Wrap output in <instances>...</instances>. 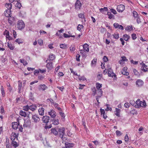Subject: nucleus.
I'll use <instances>...</instances> for the list:
<instances>
[{"instance_id": "22", "label": "nucleus", "mask_w": 148, "mask_h": 148, "mask_svg": "<svg viewBox=\"0 0 148 148\" xmlns=\"http://www.w3.org/2000/svg\"><path fill=\"white\" fill-rule=\"evenodd\" d=\"M37 108V106L35 105L32 104L29 106V109L32 111H35Z\"/></svg>"}, {"instance_id": "55", "label": "nucleus", "mask_w": 148, "mask_h": 148, "mask_svg": "<svg viewBox=\"0 0 148 148\" xmlns=\"http://www.w3.org/2000/svg\"><path fill=\"white\" fill-rule=\"evenodd\" d=\"M39 70H35L34 71V74L35 75H37L39 73Z\"/></svg>"}, {"instance_id": "36", "label": "nucleus", "mask_w": 148, "mask_h": 148, "mask_svg": "<svg viewBox=\"0 0 148 148\" xmlns=\"http://www.w3.org/2000/svg\"><path fill=\"white\" fill-rule=\"evenodd\" d=\"M108 10L107 7H104L103 8H101L99 9L100 12L103 13L104 11H107Z\"/></svg>"}, {"instance_id": "5", "label": "nucleus", "mask_w": 148, "mask_h": 148, "mask_svg": "<svg viewBox=\"0 0 148 148\" xmlns=\"http://www.w3.org/2000/svg\"><path fill=\"white\" fill-rule=\"evenodd\" d=\"M125 9V6L123 5H118L117 10L119 12H122Z\"/></svg>"}, {"instance_id": "41", "label": "nucleus", "mask_w": 148, "mask_h": 148, "mask_svg": "<svg viewBox=\"0 0 148 148\" xmlns=\"http://www.w3.org/2000/svg\"><path fill=\"white\" fill-rule=\"evenodd\" d=\"M4 35H6V39H7V38L8 37V36H10L9 32L6 30L4 32Z\"/></svg>"}, {"instance_id": "4", "label": "nucleus", "mask_w": 148, "mask_h": 148, "mask_svg": "<svg viewBox=\"0 0 148 148\" xmlns=\"http://www.w3.org/2000/svg\"><path fill=\"white\" fill-rule=\"evenodd\" d=\"M101 87L102 84H101L99 83L96 84V88L98 90V93L100 95V96H99V97H101L102 93V91L101 89Z\"/></svg>"}, {"instance_id": "29", "label": "nucleus", "mask_w": 148, "mask_h": 148, "mask_svg": "<svg viewBox=\"0 0 148 148\" xmlns=\"http://www.w3.org/2000/svg\"><path fill=\"white\" fill-rule=\"evenodd\" d=\"M20 62L23 63L24 66H26L28 64L26 60H25L24 59H21L20 60Z\"/></svg>"}, {"instance_id": "57", "label": "nucleus", "mask_w": 148, "mask_h": 148, "mask_svg": "<svg viewBox=\"0 0 148 148\" xmlns=\"http://www.w3.org/2000/svg\"><path fill=\"white\" fill-rule=\"evenodd\" d=\"M36 106H38V107H40V106L43 107L44 108H45L47 107V105H46L45 104L44 105V104H38Z\"/></svg>"}, {"instance_id": "17", "label": "nucleus", "mask_w": 148, "mask_h": 148, "mask_svg": "<svg viewBox=\"0 0 148 148\" xmlns=\"http://www.w3.org/2000/svg\"><path fill=\"white\" fill-rule=\"evenodd\" d=\"M46 67L49 70L52 69L53 68V63L52 62L48 63L46 65Z\"/></svg>"}, {"instance_id": "62", "label": "nucleus", "mask_w": 148, "mask_h": 148, "mask_svg": "<svg viewBox=\"0 0 148 148\" xmlns=\"http://www.w3.org/2000/svg\"><path fill=\"white\" fill-rule=\"evenodd\" d=\"M102 76V74H99L97 75V77L98 80H99L101 79Z\"/></svg>"}, {"instance_id": "48", "label": "nucleus", "mask_w": 148, "mask_h": 148, "mask_svg": "<svg viewBox=\"0 0 148 148\" xmlns=\"http://www.w3.org/2000/svg\"><path fill=\"white\" fill-rule=\"evenodd\" d=\"M79 77L78 78V79L79 80L84 81L86 80V78L84 76H82V77H80L79 76Z\"/></svg>"}, {"instance_id": "13", "label": "nucleus", "mask_w": 148, "mask_h": 148, "mask_svg": "<svg viewBox=\"0 0 148 148\" xmlns=\"http://www.w3.org/2000/svg\"><path fill=\"white\" fill-rule=\"evenodd\" d=\"M108 75L109 77H112L114 76L115 74L114 73L112 69L110 68H108Z\"/></svg>"}, {"instance_id": "54", "label": "nucleus", "mask_w": 148, "mask_h": 148, "mask_svg": "<svg viewBox=\"0 0 148 148\" xmlns=\"http://www.w3.org/2000/svg\"><path fill=\"white\" fill-rule=\"evenodd\" d=\"M129 140L128 135L127 134H126L125 137V142H128Z\"/></svg>"}, {"instance_id": "32", "label": "nucleus", "mask_w": 148, "mask_h": 148, "mask_svg": "<svg viewBox=\"0 0 148 148\" xmlns=\"http://www.w3.org/2000/svg\"><path fill=\"white\" fill-rule=\"evenodd\" d=\"M114 38L117 39L119 38V34L117 33H115L112 35Z\"/></svg>"}, {"instance_id": "38", "label": "nucleus", "mask_w": 148, "mask_h": 148, "mask_svg": "<svg viewBox=\"0 0 148 148\" xmlns=\"http://www.w3.org/2000/svg\"><path fill=\"white\" fill-rule=\"evenodd\" d=\"M15 42H17L18 44L22 43L23 42V40L21 38L16 39Z\"/></svg>"}, {"instance_id": "49", "label": "nucleus", "mask_w": 148, "mask_h": 148, "mask_svg": "<svg viewBox=\"0 0 148 148\" xmlns=\"http://www.w3.org/2000/svg\"><path fill=\"white\" fill-rule=\"evenodd\" d=\"M61 116L62 119H64L65 118V116L64 115V114L60 112H59Z\"/></svg>"}, {"instance_id": "15", "label": "nucleus", "mask_w": 148, "mask_h": 148, "mask_svg": "<svg viewBox=\"0 0 148 148\" xmlns=\"http://www.w3.org/2000/svg\"><path fill=\"white\" fill-rule=\"evenodd\" d=\"M5 7L8 9V10H7L6 11V13L8 12H9L10 10L12 7V5L11 3H6L5 4Z\"/></svg>"}, {"instance_id": "31", "label": "nucleus", "mask_w": 148, "mask_h": 148, "mask_svg": "<svg viewBox=\"0 0 148 148\" xmlns=\"http://www.w3.org/2000/svg\"><path fill=\"white\" fill-rule=\"evenodd\" d=\"M11 145L15 147L18 146V144L14 140L12 141Z\"/></svg>"}, {"instance_id": "27", "label": "nucleus", "mask_w": 148, "mask_h": 148, "mask_svg": "<svg viewBox=\"0 0 148 148\" xmlns=\"http://www.w3.org/2000/svg\"><path fill=\"white\" fill-rule=\"evenodd\" d=\"M125 30L129 32L133 30L132 26H128L125 28Z\"/></svg>"}, {"instance_id": "64", "label": "nucleus", "mask_w": 148, "mask_h": 148, "mask_svg": "<svg viewBox=\"0 0 148 148\" xmlns=\"http://www.w3.org/2000/svg\"><path fill=\"white\" fill-rule=\"evenodd\" d=\"M110 11L114 14H116V12L115 10H114V9H110Z\"/></svg>"}, {"instance_id": "42", "label": "nucleus", "mask_w": 148, "mask_h": 148, "mask_svg": "<svg viewBox=\"0 0 148 148\" xmlns=\"http://www.w3.org/2000/svg\"><path fill=\"white\" fill-rule=\"evenodd\" d=\"M130 103L131 104V105L133 106H135L136 108V102L133 100H131L130 101Z\"/></svg>"}, {"instance_id": "35", "label": "nucleus", "mask_w": 148, "mask_h": 148, "mask_svg": "<svg viewBox=\"0 0 148 148\" xmlns=\"http://www.w3.org/2000/svg\"><path fill=\"white\" fill-rule=\"evenodd\" d=\"M7 45L8 47L11 50H13L14 48V47L13 45L10 44L8 42V43Z\"/></svg>"}, {"instance_id": "58", "label": "nucleus", "mask_w": 148, "mask_h": 148, "mask_svg": "<svg viewBox=\"0 0 148 148\" xmlns=\"http://www.w3.org/2000/svg\"><path fill=\"white\" fill-rule=\"evenodd\" d=\"M133 71L135 75H139L138 72L137 71L136 69H133Z\"/></svg>"}, {"instance_id": "6", "label": "nucleus", "mask_w": 148, "mask_h": 148, "mask_svg": "<svg viewBox=\"0 0 148 148\" xmlns=\"http://www.w3.org/2000/svg\"><path fill=\"white\" fill-rule=\"evenodd\" d=\"M5 15L6 17H8L9 16H10V17L8 18V22L9 23L10 25H12V23H13L14 21V18L12 17H11V16H10V14H8V15H7V14H6V13H5Z\"/></svg>"}, {"instance_id": "18", "label": "nucleus", "mask_w": 148, "mask_h": 148, "mask_svg": "<svg viewBox=\"0 0 148 148\" xmlns=\"http://www.w3.org/2000/svg\"><path fill=\"white\" fill-rule=\"evenodd\" d=\"M45 110V109L44 108L41 107L38 110L39 114L41 116L43 115L44 114V111Z\"/></svg>"}, {"instance_id": "43", "label": "nucleus", "mask_w": 148, "mask_h": 148, "mask_svg": "<svg viewBox=\"0 0 148 148\" xmlns=\"http://www.w3.org/2000/svg\"><path fill=\"white\" fill-rule=\"evenodd\" d=\"M75 47L74 45H72L70 47V50L71 52L74 51L75 50Z\"/></svg>"}, {"instance_id": "16", "label": "nucleus", "mask_w": 148, "mask_h": 148, "mask_svg": "<svg viewBox=\"0 0 148 148\" xmlns=\"http://www.w3.org/2000/svg\"><path fill=\"white\" fill-rule=\"evenodd\" d=\"M127 67H124L122 71V73L124 75L128 76L129 75V73L128 72H127Z\"/></svg>"}, {"instance_id": "11", "label": "nucleus", "mask_w": 148, "mask_h": 148, "mask_svg": "<svg viewBox=\"0 0 148 148\" xmlns=\"http://www.w3.org/2000/svg\"><path fill=\"white\" fill-rule=\"evenodd\" d=\"M32 119L33 120L34 122L37 123L39 121L40 119L37 115H33L32 116Z\"/></svg>"}, {"instance_id": "51", "label": "nucleus", "mask_w": 148, "mask_h": 148, "mask_svg": "<svg viewBox=\"0 0 148 148\" xmlns=\"http://www.w3.org/2000/svg\"><path fill=\"white\" fill-rule=\"evenodd\" d=\"M83 27V25H79L77 27V29L78 30L80 31L81 29Z\"/></svg>"}, {"instance_id": "21", "label": "nucleus", "mask_w": 148, "mask_h": 148, "mask_svg": "<svg viewBox=\"0 0 148 148\" xmlns=\"http://www.w3.org/2000/svg\"><path fill=\"white\" fill-rule=\"evenodd\" d=\"M47 88V87L45 85L40 84L39 86V89L40 90H44Z\"/></svg>"}, {"instance_id": "46", "label": "nucleus", "mask_w": 148, "mask_h": 148, "mask_svg": "<svg viewBox=\"0 0 148 148\" xmlns=\"http://www.w3.org/2000/svg\"><path fill=\"white\" fill-rule=\"evenodd\" d=\"M60 47L62 49H65V48L66 47L67 45L66 44H61L60 45Z\"/></svg>"}, {"instance_id": "45", "label": "nucleus", "mask_w": 148, "mask_h": 148, "mask_svg": "<svg viewBox=\"0 0 148 148\" xmlns=\"http://www.w3.org/2000/svg\"><path fill=\"white\" fill-rule=\"evenodd\" d=\"M23 110L25 111H27L29 109V106L27 105L24 106L23 107Z\"/></svg>"}, {"instance_id": "23", "label": "nucleus", "mask_w": 148, "mask_h": 148, "mask_svg": "<svg viewBox=\"0 0 148 148\" xmlns=\"http://www.w3.org/2000/svg\"><path fill=\"white\" fill-rule=\"evenodd\" d=\"M19 114L21 116L24 117H25L27 116L26 112L24 111H23L22 110H21L20 111Z\"/></svg>"}, {"instance_id": "30", "label": "nucleus", "mask_w": 148, "mask_h": 148, "mask_svg": "<svg viewBox=\"0 0 148 148\" xmlns=\"http://www.w3.org/2000/svg\"><path fill=\"white\" fill-rule=\"evenodd\" d=\"M107 14L108 16V18L110 19L114 17V16L112 14L111 12H108Z\"/></svg>"}, {"instance_id": "3", "label": "nucleus", "mask_w": 148, "mask_h": 148, "mask_svg": "<svg viewBox=\"0 0 148 148\" xmlns=\"http://www.w3.org/2000/svg\"><path fill=\"white\" fill-rule=\"evenodd\" d=\"M17 26L18 29L21 30L23 29L25 27V23L23 21L19 20L18 22Z\"/></svg>"}, {"instance_id": "34", "label": "nucleus", "mask_w": 148, "mask_h": 148, "mask_svg": "<svg viewBox=\"0 0 148 148\" xmlns=\"http://www.w3.org/2000/svg\"><path fill=\"white\" fill-rule=\"evenodd\" d=\"M116 113H115L116 115L118 117L120 116V110L117 108H116Z\"/></svg>"}, {"instance_id": "40", "label": "nucleus", "mask_w": 148, "mask_h": 148, "mask_svg": "<svg viewBox=\"0 0 148 148\" xmlns=\"http://www.w3.org/2000/svg\"><path fill=\"white\" fill-rule=\"evenodd\" d=\"M22 82H20L19 81H18V90L19 91H20L21 90V87H22Z\"/></svg>"}, {"instance_id": "7", "label": "nucleus", "mask_w": 148, "mask_h": 148, "mask_svg": "<svg viewBox=\"0 0 148 148\" xmlns=\"http://www.w3.org/2000/svg\"><path fill=\"white\" fill-rule=\"evenodd\" d=\"M12 128L14 130H16L20 126V123L16 122H13L12 123Z\"/></svg>"}, {"instance_id": "2", "label": "nucleus", "mask_w": 148, "mask_h": 148, "mask_svg": "<svg viewBox=\"0 0 148 148\" xmlns=\"http://www.w3.org/2000/svg\"><path fill=\"white\" fill-rule=\"evenodd\" d=\"M136 108H138L140 107H145L147 105L146 102L145 100L143 101H140L139 99H138L136 101Z\"/></svg>"}, {"instance_id": "25", "label": "nucleus", "mask_w": 148, "mask_h": 148, "mask_svg": "<svg viewBox=\"0 0 148 148\" xmlns=\"http://www.w3.org/2000/svg\"><path fill=\"white\" fill-rule=\"evenodd\" d=\"M51 133L53 134L55 136L58 135V131L55 128H52L51 129Z\"/></svg>"}, {"instance_id": "52", "label": "nucleus", "mask_w": 148, "mask_h": 148, "mask_svg": "<svg viewBox=\"0 0 148 148\" xmlns=\"http://www.w3.org/2000/svg\"><path fill=\"white\" fill-rule=\"evenodd\" d=\"M130 62L131 63H132L134 65H137L138 64V62L136 61H134L132 59L131 60Z\"/></svg>"}, {"instance_id": "9", "label": "nucleus", "mask_w": 148, "mask_h": 148, "mask_svg": "<svg viewBox=\"0 0 148 148\" xmlns=\"http://www.w3.org/2000/svg\"><path fill=\"white\" fill-rule=\"evenodd\" d=\"M49 117L48 116H43L42 118V121L44 123H47L49 122Z\"/></svg>"}, {"instance_id": "39", "label": "nucleus", "mask_w": 148, "mask_h": 148, "mask_svg": "<svg viewBox=\"0 0 148 148\" xmlns=\"http://www.w3.org/2000/svg\"><path fill=\"white\" fill-rule=\"evenodd\" d=\"M49 59L51 60H53L55 58L54 55L53 54H51L49 56Z\"/></svg>"}, {"instance_id": "53", "label": "nucleus", "mask_w": 148, "mask_h": 148, "mask_svg": "<svg viewBox=\"0 0 148 148\" xmlns=\"http://www.w3.org/2000/svg\"><path fill=\"white\" fill-rule=\"evenodd\" d=\"M116 133L117 136H120L122 134L121 132L119 130H116Z\"/></svg>"}, {"instance_id": "59", "label": "nucleus", "mask_w": 148, "mask_h": 148, "mask_svg": "<svg viewBox=\"0 0 148 148\" xmlns=\"http://www.w3.org/2000/svg\"><path fill=\"white\" fill-rule=\"evenodd\" d=\"M103 61L105 62H106L108 60V57L105 56L103 57Z\"/></svg>"}, {"instance_id": "37", "label": "nucleus", "mask_w": 148, "mask_h": 148, "mask_svg": "<svg viewBox=\"0 0 148 148\" xmlns=\"http://www.w3.org/2000/svg\"><path fill=\"white\" fill-rule=\"evenodd\" d=\"M18 0H16V1H17V3L15 4V6L18 8L20 9L21 7V4L18 1Z\"/></svg>"}, {"instance_id": "61", "label": "nucleus", "mask_w": 148, "mask_h": 148, "mask_svg": "<svg viewBox=\"0 0 148 148\" xmlns=\"http://www.w3.org/2000/svg\"><path fill=\"white\" fill-rule=\"evenodd\" d=\"M79 89H82L83 88V87L86 86V85L84 84H79Z\"/></svg>"}, {"instance_id": "28", "label": "nucleus", "mask_w": 148, "mask_h": 148, "mask_svg": "<svg viewBox=\"0 0 148 148\" xmlns=\"http://www.w3.org/2000/svg\"><path fill=\"white\" fill-rule=\"evenodd\" d=\"M123 38L125 41H127L130 38V36L127 34H125L123 35Z\"/></svg>"}, {"instance_id": "19", "label": "nucleus", "mask_w": 148, "mask_h": 148, "mask_svg": "<svg viewBox=\"0 0 148 148\" xmlns=\"http://www.w3.org/2000/svg\"><path fill=\"white\" fill-rule=\"evenodd\" d=\"M83 48L84 50L85 51L88 52L89 51V45L87 43H85L83 45Z\"/></svg>"}, {"instance_id": "63", "label": "nucleus", "mask_w": 148, "mask_h": 148, "mask_svg": "<svg viewBox=\"0 0 148 148\" xmlns=\"http://www.w3.org/2000/svg\"><path fill=\"white\" fill-rule=\"evenodd\" d=\"M38 42L39 45H41L43 44V41L41 39L38 40Z\"/></svg>"}, {"instance_id": "50", "label": "nucleus", "mask_w": 148, "mask_h": 148, "mask_svg": "<svg viewBox=\"0 0 148 148\" xmlns=\"http://www.w3.org/2000/svg\"><path fill=\"white\" fill-rule=\"evenodd\" d=\"M106 106H107V108L105 109L106 110L108 111V110H110L111 111L112 110V108L109 107V106H110V105L109 104H106Z\"/></svg>"}, {"instance_id": "33", "label": "nucleus", "mask_w": 148, "mask_h": 148, "mask_svg": "<svg viewBox=\"0 0 148 148\" xmlns=\"http://www.w3.org/2000/svg\"><path fill=\"white\" fill-rule=\"evenodd\" d=\"M53 121V124L55 125H57L59 123V121L58 119H53L52 120Z\"/></svg>"}, {"instance_id": "26", "label": "nucleus", "mask_w": 148, "mask_h": 148, "mask_svg": "<svg viewBox=\"0 0 148 148\" xmlns=\"http://www.w3.org/2000/svg\"><path fill=\"white\" fill-rule=\"evenodd\" d=\"M97 61V59H94L93 60L91 63V66L92 67H95V66Z\"/></svg>"}, {"instance_id": "14", "label": "nucleus", "mask_w": 148, "mask_h": 148, "mask_svg": "<svg viewBox=\"0 0 148 148\" xmlns=\"http://www.w3.org/2000/svg\"><path fill=\"white\" fill-rule=\"evenodd\" d=\"M18 134L12 132L11 136V139L12 141H14L16 138L17 139Z\"/></svg>"}, {"instance_id": "47", "label": "nucleus", "mask_w": 148, "mask_h": 148, "mask_svg": "<svg viewBox=\"0 0 148 148\" xmlns=\"http://www.w3.org/2000/svg\"><path fill=\"white\" fill-rule=\"evenodd\" d=\"M133 16L135 18H138V14L135 11H134L133 12Z\"/></svg>"}, {"instance_id": "60", "label": "nucleus", "mask_w": 148, "mask_h": 148, "mask_svg": "<svg viewBox=\"0 0 148 148\" xmlns=\"http://www.w3.org/2000/svg\"><path fill=\"white\" fill-rule=\"evenodd\" d=\"M132 37L133 40H134L136 38V34H133L132 35Z\"/></svg>"}, {"instance_id": "8", "label": "nucleus", "mask_w": 148, "mask_h": 148, "mask_svg": "<svg viewBox=\"0 0 148 148\" xmlns=\"http://www.w3.org/2000/svg\"><path fill=\"white\" fill-rule=\"evenodd\" d=\"M48 114L52 118H54L56 116V112L53 110H51L48 112Z\"/></svg>"}, {"instance_id": "12", "label": "nucleus", "mask_w": 148, "mask_h": 148, "mask_svg": "<svg viewBox=\"0 0 148 148\" xmlns=\"http://www.w3.org/2000/svg\"><path fill=\"white\" fill-rule=\"evenodd\" d=\"M136 85L138 87L141 86L143 84V82L141 79H138L136 82Z\"/></svg>"}, {"instance_id": "1", "label": "nucleus", "mask_w": 148, "mask_h": 148, "mask_svg": "<svg viewBox=\"0 0 148 148\" xmlns=\"http://www.w3.org/2000/svg\"><path fill=\"white\" fill-rule=\"evenodd\" d=\"M58 135L62 139V141H64L66 139L65 137H63V136L65 134V129L64 127H61L58 129ZM62 143L64 142L62 141Z\"/></svg>"}, {"instance_id": "44", "label": "nucleus", "mask_w": 148, "mask_h": 148, "mask_svg": "<svg viewBox=\"0 0 148 148\" xmlns=\"http://www.w3.org/2000/svg\"><path fill=\"white\" fill-rule=\"evenodd\" d=\"M143 67L142 70L144 72H146L147 71V69L146 68L147 66H146L145 64H143Z\"/></svg>"}, {"instance_id": "56", "label": "nucleus", "mask_w": 148, "mask_h": 148, "mask_svg": "<svg viewBox=\"0 0 148 148\" xmlns=\"http://www.w3.org/2000/svg\"><path fill=\"white\" fill-rule=\"evenodd\" d=\"M70 70L71 73H73V75H77L78 76H79V75H77V73H76L75 72L73 71V70L72 69H70Z\"/></svg>"}, {"instance_id": "20", "label": "nucleus", "mask_w": 148, "mask_h": 148, "mask_svg": "<svg viewBox=\"0 0 148 148\" xmlns=\"http://www.w3.org/2000/svg\"><path fill=\"white\" fill-rule=\"evenodd\" d=\"M65 147L66 148L72 147L74 146V144H73L69 143L67 142L65 143Z\"/></svg>"}, {"instance_id": "10", "label": "nucleus", "mask_w": 148, "mask_h": 148, "mask_svg": "<svg viewBox=\"0 0 148 148\" xmlns=\"http://www.w3.org/2000/svg\"><path fill=\"white\" fill-rule=\"evenodd\" d=\"M82 4L80 1L77 0L75 3V8L76 9L79 10L80 9Z\"/></svg>"}, {"instance_id": "24", "label": "nucleus", "mask_w": 148, "mask_h": 148, "mask_svg": "<svg viewBox=\"0 0 148 148\" xmlns=\"http://www.w3.org/2000/svg\"><path fill=\"white\" fill-rule=\"evenodd\" d=\"M36 138L37 140H41L42 139V134H39L36 135Z\"/></svg>"}]
</instances>
